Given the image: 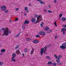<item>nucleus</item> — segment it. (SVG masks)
Masks as SVG:
<instances>
[{"label": "nucleus", "instance_id": "1", "mask_svg": "<svg viewBox=\"0 0 66 66\" xmlns=\"http://www.w3.org/2000/svg\"><path fill=\"white\" fill-rule=\"evenodd\" d=\"M1 30L4 31L3 35L6 36H8L9 34H10L11 33V31H9L10 30L7 28H6V29L4 28H2Z\"/></svg>", "mask_w": 66, "mask_h": 66}, {"label": "nucleus", "instance_id": "2", "mask_svg": "<svg viewBox=\"0 0 66 66\" xmlns=\"http://www.w3.org/2000/svg\"><path fill=\"white\" fill-rule=\"evenodd\" d=\"M44 48H42L41 49L40 53L41 55H42L43 54L44 51H46L47 47H44Z\"/></svg>", "mask_w": 66, "mask_h": 66}, {"label": "nucleus", "instance_id": "3", "mask_svg": "<svg viewBox=\"0 0 66 66\" xmlns=\"http://www.w3.org/2000/svg\"><path fill=\"white\" fill-rule=\"evenodd\" d=\"M60 48H61L62 50H64L66 48V43H65L62 44V45L60 46Z\"/></svg>", "mask_w": 66, "mask_h": 66}, {"label": "nucleus", "instance_id": "4", "mask_svg": "<svg viewBox=\"0 0 66 66\" xmlns=\"http://www.w3.org/2000/svg\"><path fill=\"white\" fill-rule=\"evenodd\" d=\"M12 55L13 56L12 58V60L11 61V62H12V61H13L14 62H16V60H15V59H14V58L15 56H16V54H15V53H13Z\"/></svg>", "mask_w": 66, "mask_h": 66}, {"label": "nucleus", "instance_id": "5", "mask_svg": "<svg viewBox=\"0 0 66 66\" xmlns=\"http://www.w3.org/2000/svg\"><path fill=\"white\" fill-rule=\"evenodd\" d=\"M38 34L44 36L45 35V32L43 31H40L39 32Z\"/></svg>", "mask_w": 66, "mask_h": 66}, {"label": "nucleus", "instance_id": "6", "mask_svg": "<svg viewBox=\"0 0 66 66\" xmlns=\"http://www.w3.org/2000/svg\"><path fill=\"white\" fill-rule=\"evenodd\" d=\"M61 57H62L61 55H59L58 57V59L56 60V62L58 63H59L60 62V58H61Z\"/></svg>", "mask_w": 66, "mask_h": 66}, {"label": "nucleus", "instance_id": "7", "mask_svg": "<svg viewBox=\"0 0 66 66\" xmlns=\"http://www.w3.org/2000/svg\"><path fill=\"white\" fill-rule=\"evenodd\" d=\"M6 6L5 5H3L1 7V10L2 11H5L6 10Z\"/></svg>", "mask_w": 66, "mask_h": 66}, {"label": "nucleus", "instance_id": "8", "mask_svg": "<svg viewBox=\"0 0 66 66\" xmlns=\"http://www.w3.org/2000/svg\"><path fill=\"white\" fill-rule=\"evenodd\" d=\"M36 1H39V2L40 3V4L41 5H43V4H44V2H43V1L41 0H36Z\"/></svg>", "mask_w": 66, "mask_h": 66}, {"label": "nucleus", "instance_id": "9", "mask_svg": "<svg viewBox=\"0 0 66 66\" xmlns=\"http://www.w3.org/2000/svg\"><path fill=\"white\" fill-rule=\"evenodd\" d=\"M36 21V19H35L34 18H32L31 20V21H32V22L33 23V22H35Z\"/></svg>", "mask_w": 66, "mask_h": 66}, {"label": "nucleus", "instance_id": "10", "mask_svg": "<svg viewBox=\"0 0 66 66\" xmlns=\"http://www.w3.org/2000/svg\"><path fill=\"white\" fill-rule=\"evenodd\" d=\"M30 22V21L28 20H26L25 21V22L24 23V24H28Z\"/></svg>", "mask_w": 66, "mask_h": 66}, {"label": "nucleus", "instance_id": "11", "mask_svg": "<svg viewBox=\"0 0 66 66\" xmlns=\"http://www.w3.org/2000/svg\"><path fill=\"white\" fill-rule=\"evenodd\" d=\"M50 28L49 27H45L44 30L45 31H48V30H49Z\"/></svg>", "mask_w": 66, "mask_h": 66}, {"label": "nucleus", "instance_id": "12", "mask_svg": "<svg viewBox=\"0 0 66 66\" xmlns=\"http://www.w3.org/2000/svg\"><path fill=\"white\" fill-rule=\"evenodd\" d=\"M66 31V28H62L61 30V32H65Z\"/></svg>", "mask_w": 66, "mask_h": 66}, {"label": "nucleus", "instance_id": "13", "mask_svg": "<svg viewBox=\"0 0 66 66\" xmlns=\"http://www.w3.org/2000/svg\"><path fill=\"white\" fill-rule=\"evenodd\" d=\"M34 52V48H33L32 50V51L30 52V54L31 55H32L33 52Z\"/></svg>", "mask_w": 66, "mask_h": 66}, {"label": "nucleus", "instance_id": "14", "mask_svg": "<svg viewBox=\"0 0 66 66\" xmlns=\"http://www.w3.org/2000/svg\"><path fill=\"white\" fill-rule=\"evenodd\" d=\"M33 43H34V44H36V43H39V41H38L37 40H34L33 41Z\"/></svg>", "mask_w": 66, "mask_h": 66}, {"label": "nucleus", "instance_id": "15", "mask_svg": "<svg viewBox=\"0 0 66 66\" xmlns=\"http://www.w3.org/2000/svg\"><path fill=\"white\" fill-rule=\"evenodd\" d=\"M61 20L63 21H66V18H61Z\"/></svg>", "mask_w": 66, "mask_h": 66}, {"label": "nucleus", "instance_id": "16", "mask_svg": "<svg viewBox=\"0 0 66 66\" xmlns=\"http://www.w3.org/2000/svg\"><path fill=\"white\" fill-rule=\"evenodd\" d=\"M15 53L16 54H17L18 55V54L20 53V51H19V50H17L16 51Z\"/></svg>", "mask_w": 66, "mask_h": 66}, {"label": "nucleus", "instance_id": "17", "mask_svg": "<svg viewBox=\"0 0 66 66\" xmlns=\"http://www.w3.org/2000/svg\"><path fill=\"white\" fill-rule=\"evenodd\" d=\"M39 16V18H40V21H42V20H43V19H42V15H39L38 16Z\"/></svg>", "mask_w": 66, "mask_h": 66}, {"label": "nucleus", "instance_id": "18", "mask_svg": "<svg viewBox=\"0 0 66 66\" xmlns=\"http://www.w3.org/2000/svg\"><path fill=\"white\" fill-rule=\"evenodd\" d=\"M46 58H47V59L50 60H51V58H50V56H47L46 57Z\"/></svg>", "mask_w": 66, "mask_h": 66}, {"label": "nucleus", "instance_id": "19", "mask_svg": "<svg viewBox=\"0 0 66 66\" xmlns=\"http://www.w3.org/2000/svg\"><path fill=\"white\" fill-rule=\"evenodd\" d=\"M1 52L2 53L3 52H5V49H3L1 50Z\"/></svg>", "mask_w": 66, "mask_h": 66}, {"label": "nucleus", "instance_id": "20", "mask_svg": "<svg viewBox=\"0 0 66 66\" xmlns=\"http://www.w3.org/2000/svg\"><path fill=\"white\" fill-rule=\"evenodd\" d=\"M21 32H20L17 35L15 36V37H18V36H19V34H21Z\"/></svg>", "mask_w": 66, "mask_h": 66}, {"label": "nucleus", "instance_id": "21", "mask_svg": "<svg viewBox=\"0 0 66 66\" xmlns=\"http://www.w3.org/2000/svg\"><path fill=\"white\" fill-rule=\"evenodd\" d=\"M22 29L23 30H24L25 29V25H23L22 26Z\"/></svg>", "mask_w": 66, "mask_h": 66}, {"label": "nucleus", "instance_id": "22", "mask_svg": "<svg viewBox=\"0 0 66 66\" xmlns=\"http://www.w3.org/2000/svg\"><path fill=\"white\" fill-rule=\"evenodd\" d=\"M47 64L48 65H51L52 64V62L51 61H49L47 63Z\"/></svg>", "mask_w": 66, "mask_h": 66}, {"label": "nucleus", "instance_id": "23", "mask_svg": "<svg viewBox=\"0 0 66 66\" xmlns=\"http://www.w3.org/2000/svg\"><path fill=\"white\" fill-rule=\"evenodd\" d=\"M52 30H48L47 32V33H50V32H51Z\"/></svg>", "mask_w": 66, "mask_h": 66}, {"label": "nucleus", "instance_id": "24", "mask_svg": "<svg viewBox=\"0 0 66 66\" xmlns=\"http://www.w3.org/2000/svg\"><path fill=\"white\" fill-rule=\"evenodd\" d=\"M3 64V62H0V66H2Z\"/></svg>", "mask_w": 66, "mask_h": 66}, {"label": "nucleus", "instance_id": "25", "mask_svg": "<svg viewBox=\"0 0 66 66\" xmlns=\"http://www.w3.org/2000/svg\"><path fill=\"white\" fill-rule=\"evenodd\" d=\"M19 47V45H17L15 47V49H18V48Z\"/></svg>", "mask_w": 66, "mask_h": 66}, {"label": "nucleus", "instance_id": "26", "mask_svg": "<svg viewBox=\"0 0 66 66\" xmlns=\"http://www.w3.org/2000/svg\"><path fill=\"white\" fill-rule=\"evenodd\" d=\"M9 12V10H6L4 11V12L5 13H8Z\"/></svg>", "mask_w": 66, "mask_h": 66}, {"label": "nucleus", "instance_id": "27", "mask_svg": "<svg viewBox=\"0 0 66 66\" xmlns=\"http://www.w3.org/2000/svg\"><path fill=\"white\" fill-rule=\"evenodd\" d=\"M52 64L54 66H55L56 65V64L55 63H52Z\"/></svg>", "mask_w": 66, "mask_h": 66}, {"label": "nucleus", "instance_id": "28", "mask_svg": "<svg viewBox=\"0 0 66 66\" xmlns=\"http://www.w3.org/2000/svg\"><path fill=\"white\" fill-rule=\"evenodd\" d=\"M27 10H28V7H25V11H27Z\"/></svg>", "mask_w": 66, "mask_h": 66}, {"label": "nucleus", "instance_id": "29", "mask_svg": "<svg viewBox=\"0 0 66 66\" xmlns=\"http://www.w3.org/2000/svg\"><path fill=\"white\" fill-rule=\"evenodd\" d=\"M26 40H27V41H29L30 40V39L29 38H26Z\"/></svg>", "mask_w": 66, "mask_h": 66}, {"label": "nucleus", "instance_id": "30", "mask_svg": "<svg viewBox=\"0 0 66 66\" xmlns=\"http://www.w3.org/2000/svg\"><path fill=\"white\" fill-rule=\"evenodd\" d=\"M54 25L55 26H56V27H57V25L56 24V22H55L54 23Z\"/></svg>", "mask_w": 66, "mask_h": 66}, {"label": "nucleus", "instance_id": "31", "mask_svg": "<svg viewBox=\"0 0 66 66\" xmlns=\"http://www.w3.org/2000/svg\"><path fill=\"white\" fill-rule=\"evenodd\" d=\"M54 56L55 57L56 59H57V58L58 57L57 56V55H56V54L54 55Z\"/></svg>", "mask_w": 66, "mask_h": 66}, {"label": "nucleus", "instance_id": "32", "mask_svg": "<svg viewBox=\"0 0 66 66\" xmlns=\"http://www.w3.org/2000/svg\"><path fill=\"white\" fill-rule=\"evenodd\" d=\"M24 51L25 52H27V48H26L24 50Z\"/></svg>", "mask_w": 66, "mask_h": 66}, {"label": "nucleus", "instance_id": "33", "mask_svg": "<svg viewBox=\"0 0 66 66\" xmlns=\"http://www.w3.org/2000/svg\"><path fill=\"white\" fill-rule=\"evenodd\" d=\"M65 34H66V32H63L62 33V34H63V35H65Z\"/></svg>", "mask_w": 66, "mask_h": 66}, {"label": "nucleus", "instance_id": "34", "mask_svg": "<svg viewBox=\"0 0 66 66\" xmlns=\"http://www.w3.org/2000/svg\"><path fill=\"white\" fill-rule=\"evenodd\" d=\"M40 36H39L38 35H36V37L38 38V37H40Z\"/></svg>", "mask_w": 66, "mask_h": 66}, {"label": "nucleus", "instance_id": "35", "mask_svg": "<svg viewBox=\"0 0 66 66\" xmlns=\"http://www.w3.org/2000/svg\"><path fill=\"white\" fill-rule=\"evenodd\" d=\"M48 12H49V13H52V11H51L50 10H48Z\"/></svg>", "mask_w": 66, "mask_h": 66}, {"label": "nucleus", "instance_id": "36", "mask_svg": "<svg viewBox=\"0 0 66 66\" xmlns=\"http://www.w3.org/2000/svg\"><path fill=\"white\" fill-rule=\"evenodd\" d=\"M39 16H38L37 17V20H39Z\"/></svg>", "mask_w": 66, "mask_h": 66}, {"label": "nucleus", "instance_id": "37", "mask_svg": "<svg viewBox=\"0 0 66 66\" xmlns=\"http://www.w3.org/2000/svg\"><path fill=\"white\" fill-rule=\"evenodd\" d=\"M62 15H63V14H60L59 15V16L60 17H62Z\"/></svg>", "mask_w": 66, "mask_h": 66}, {"label": "nucleus", "instance_id": "38", "mask_svg": "<svg viewBox=\"0 0 66 66\" xmlns=\"http://www.w3.org/2000/svg\"><path fill=\"white\" fill-rule=\"evenodd\" d=\"M17 20H18V18H17L15 20V21H17Z\"/></svg>", "mask_w": 66, "mask_h": 66}, {"label": "nucleus", "instance_id": "39", "mask_svg": "<svg viewBox=\"0 0 66 66\" xmlns=\"http://www.w3.org/2000/svg\"><path fill=\"white\" fill-rule=\"evenodd\" d=\"M43 52H44V54H46V51H44Z\"/></svg>", "mask_w": 66, "mask_h": 66}, {"label": "nucleus", "instance_id": "40", "mask_svg": "<svg viewBox=\"0 0 66 66\" xmlns=\"http://www.w3.org/2000/svg\"><path fill=\"white\" fill-rule=\"evenodd\" d=\"M18 8H16L15 9V11H18Z\"/></svg>", "mask_w": 66, "mask_h": 66}, {"label": "nucleus", "instance_id": "41", "mask_svg": "<svg viewBox=\"0 0 66 66\" xmlns=\"http://www.w3.org/2000/svg\"><path fill=\"white\" fill-rule=\"evenodd\" d=\"M40 26L41 27H43V24H40Z\"/></svg>", "mask_w": 66, "mask_h": 66}, {"label": "nucleus", "instance_id": "42", "mask_svg": "<svg viewBox=\"0 0 66 66\" xmlns=\"http://www.w3.org/2000/svg\"><path fill=\"white\" fill-rule=\"evenodd\" d=\"M44 12H47V10L46 9H44Z\"/></svg>", "mask_w": 66, "mask_h": 66}, {"label": "nucleus", "instance_id": "43", "mask_svg": "<svg viewBox=\"0 0 66 66\" xmlns=\"http://www.w3.org/2000/svg\"><path fill=\"white\" fill-rule=\"evenodd\" d=\"M21 55H23H23H24V54H21Z\"/></svg>", "mask_w": 66, "mask_h": 66}, {"label": "nucleus", "instance_id": "44", "mask_svg": "<svg viewBox=\"0 0 66 66\" xmlns=\"http://www.w3.org/2000/svg\"><path fill=\"white\" fill-rule=\"evenodd\" d=\"M36 23H37L38 22H39V21H36Z\"/></svg>", "mask_w": 66, "mask_h": 66}, {"label": "nucleus", "instance_id": "45", "mask_svg": "<svg viewBox=\"0 0 66 66\" xmlns=\"http://www.w3.org/2000/svg\"><path fill=\"white\" fill-rule=\"evenodd\" d=\"M37 15L36 14L35 15V17H37Z\"/></svg>", "mask_w": 66, "mask_h": 66}, {"label": "nucleus", "instance_id": "46", "mask_svg": "<svg viewBox=\"0 0 66 66\" xmlns=\"http://www.w3.org/2000/svg\"><path fill=\"white\" fill-rule=\"evenodd\" d=\"M29 4V6H31V4Z\"/></svg>", "mask_w": 66, "mask_h": 66}, {"label": "nucleus", "instance_id": "47", "mask_svg": "<svg viewBox=\"0 0 66 66\" xmlns=\"http://www.w3.org/2000/svg\"><path fill=\"white\" fill-rule=\"evenodd\" d=\"M48 6L49 8H50V5H49Z\"/></svg>", "mask_w": 66, "mask_h": 66}, {"label": "nucleus", "instance_id": "48", "mask_svg": "<svg viewBox=\"0 0 66 66\" xmlns=\"http://www.w3.org/2000/svg\"><path fill=\"white\" fill-rule=\"evenodd\" d=\"M29 12V10H28L27 11V12Z\"/></svg>", "mask_w": 66, "mask_h": 66}, {"label": "nucleus", "instance_id": "49", "mask_svg": "<svg viewBox=\"0 0 66 66\" xmlns=\"http://www.w3.org/2000/svg\"><path fill=\"white\" fill-rule=\"evenodd\" d=\"M54 1L55 2V3H56V2H57L56 1V0H55V1Z\"/></svg>", "mask_w": 66, "mask_h": 66}, {"label": "nucleus", "instance_id": "50", "mask_svg": "<svg viewBox=\"0 0 66 66\" xmlns=\"http://www.w3.org/2000/svg\"><path fill=\"white\" fill-rule=\"evenodd\" d=\"M24 16H26V15H27V14L26 13H25L24 14Z\"/></svg>", "mask_w": 66, "mask_h": 66}, {"label": "nucleus", "instance_id": "51", "mask_svg": "<svg viewBox=\"0 0 66 66\" xmlns=\"http://www.w3.org/2000/svg\"><path fill=\"white\" fill-rule=\"evenodd\" d=\"M56 38H57V36H55V39H56Z\"/></svg>", "mask_w": 66, "mask_h": 66}, {"label": "nucleus", "instance_id": "52", "mask_svg": "<svg viewBox=\"0 0 66 66\" xmlns=\"http://www.w3.org/2000/svg\"><path fill=\"white\" fill-rule=\"evenodd\" d=\"M61 64V63H59V65H60Z\"/></svg>", "mask_w": 66, "mask_h": 66}, {"label": "nucleus", "instance_id": "53", "mask_svg": "<svg viewBox=\"0 0 66 66\" xmlns=\"http://www.w3.org/2000/svg\"><path fill=\"white\" fill-rule=\"evenodd\" d=\"M2 54H3L2 53V54H0V55H2Z\"/></svg>", "mask_w": 66, "mask_h": 66}, {"label": "nucleus", "instance_id": "54", "mask_svg": "<svg viewBox=\"0 0 66 66\" xmlns=\"http://www.w3.org/2000/svg\"><path fill=\"white\" fill-rule=\"evenodd\" d=\"M21 14H23V12H21Z\"/></svg>", "mask_w": 66, "mask_h": 66}, {"label": "nucleus", "instance_id": "55", "mask_svg": "<svg viewBox=\"0 0 66 66\" xmlns=\"http://www.w3.org/2000/svg\"><path fill=\"white\" fill-rule=\"evenodd\" d=\"M42 24H44V23H43V22H42Z\"/></svg>", "mask_w": 66, "mask_h": 66}, {"label": "nucleus", "instance_id": "56", "mask_svg": "<svg viewBox=\"0 0 66 66\" xmlns=\"http://www.w3.org/2000/svg\"><path fill=\"white\" fill-rule=\"evenodd\" d=\"M26 36H28V35H26Z\"/></svg>", "mask_w": 66, "mask_h": 66}, {"label": "nucleus", "instance_id": "57", "mask_svg": "<svg viewBox=\"0 0 66 66\" xmlns=\"http://www.w3.org/2000/svg\"><path fill=\"white\" fill-rule=\"evenodd\" d=\"M21 52H23L22 51H21Z\"/></svg>", "mask_w": 66, "mask_h": 66}, {"label": "nucleus", "instance_id": "58", "mask_svg": "<svg viewBox=\"0 0 66 66\" xmlns=\"http://www.w3.org/2000/svg\"><path fill=\"white\" fill-rule=\"evenodd\" d=\"M10 21H11V22H12V21H11V20H10Z\"/></svg>", "mask_w": 66, "mask_h": 66}]
</instances>
